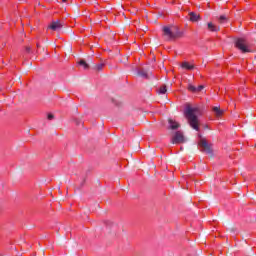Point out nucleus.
<instances>
[{
  "instance_id": "nucleus-25",
  "label": "nucleus",
  "mask_w": 256,
  "mask_h": 256,
  "mask_svg": "<svg viewBox=\"0 0 256 256\" xmlns=\"http://www.w3.org/2000/svg\"><path fill=\"white\" fill-rule=\"evenodd\" d=\"M66 33H73V30H65Z\"/></svg>"
},
{
  "instance_id": "nucleus-9",
  "label": "nucleus",
  "mask_w": 256,
  "mask_h": 256,
  "mask_svg": "<svg viewBox=\"0 0 256 256\" xmlns=\"http://www.w3.org/2000/svg\"><path fill=\"white\" fill-rule=\"evenodd\" d=\"M139 77H142V79H151L153 77V72L149 70H140L138 71Z\"/></svg>"
},
{
  "instance_id": "nucleus-2",
  "label": "nucleus",
  "mask_w": 256,
  "mask_h": 256,
  "mask_svg": "<svg viewBox=\"0 0 256 256\" xmlns=\"http://www.w3.org/2000/svg\"><path fill=\"white\" fill-rule=\"evenodd\" d=\"M205 107L202 104H196L193 107V129L194 131H199V125L201 124V115H203Z\"/></svg>"
},
{
  "instance_id": "nucleus-24",
  "label": "nucleus",
  "mask_w": 256,
  "mask_h": 256,
  "mask_svg": "<svg viewBox=\"0 0 256 256\" xmlns=\"http://www.w3.org/2000/svg\"><path fill=\"white\" fill-rule=\"evenodd\" d=\"M25 49H26V52H27V53H31V47L26 46V48H25Z\"/></svg>"
},
{
  "instance_id": "nucleus-20",
  "label": "nucleus",
  "mask_w": 256,
  "mask_h": 256,
  "mask_svg": "<svg viewBox=\"0 0 256 256\" xmlns=\"http://www.w3.org/2000/svg\"><path fill=\"white\" fill-rule=\"evenodd\" d=\"M141 31H143L144 33H147V31H149V27L143 26Z\"/></svg>"
},
{
  "instance_id": "nucleus-22",
  "label": "nucleus",
  "mask_w": 256,
  "mask_h": 256,
  "mask_svg": "<svg viewBox=\"0 0 256 256\" xmlns=\"http://www.w3.org/2000/svg\"><path fill=\"white\" fill-rule=\"evenodd\" d=\"M189 21H193V12L189 13Z\"/></svg>"
},
{
  "instance_id": "nucleus-17",
  "label": "nucleus",
  "mask_w": 256,
  "mask_h": 256,
  "mask_svg": "<svg viewBox=\"0 0 256 256\" xmlns=\"http://www.w3.org/2000/svg\"><path fill=\"white\" fill-rule=\"evenodd\" d=\"M103 67H105L104 64H93L92 69H94V71H103Z\"/></svg>"
},
{
  "instance_id": "nucleus-11",
  "label": "nucleus",
  "mask_w": 256,
  "mask_h": 256,
  "mask_svg": "<svg viewBox=\"0 0 256 256\" xmlns=\"http://www.w3.org/2000/svg\"><path fill=\"white\" fill-rule=\"evenodd\" d=\"M208 29L209 31H212L213 33H217L219 31H221V29L219 28L218 25H215V23L213 22H209L208 23Z\"/></svg>"
},
{
  "instance_id": "nucleus-12",
  "label": "nucleus",
  "mask_w": 256,
  "mask_h": 256,
  "mask_svg": "<svg viewBox=\"0 0 256 256\" xmlns=\"http://www.w3.org/2000/svg\"><path fill=\"white\" fill-rule=\"evenodd\" d=\"M212 111L216 115V117H221L223 116V113H225V110H221L219 106H214L212 108Z\"/></svg>"
},
{
  "instance_id": "nucleus-27",
  "label": "nucleus",
  "mask_w": 256,
  "mask_h": 256,
  "mask_svg": "<svg viewBox=\"0 0 256 256\" xmlns=\"http://www.w3.org/2000/svg\"><path fill=\"white\" fill-rule=\"evenodd\" d=\"M65 1H67V0H62L63 3H65Z\"/></svg>"
},
{
  "instance_id": "nucleus-3",
  "label": "nucleus",
  "mask_w": 256,
  "mask_h": 256,
  "mask_svg": "<svg viewBox=\"0 0 256 256\" xmlns=\"http://www.w3.org/2000/svg\"><path fill=\"white\" fill-rule=\"evenodd\" d=\"M234 45L237 49L242 51V53H251V50L248 48L249 43L245 38H234Z\"/></svg>"
},
{
  "instance_id": "nucleus-15",
  "label": "nucleus",
  "mask_w": 256,
  "mask_h": 256,
  "mask_svg": "<svg viewBox=\"0 0 256 256\" xmlns=\"http://www.w3.org/2000/svg\"><path fill=\"white\" fill-rule=\"evenodd\" d=\"M181 67L182 69H184L185 71H192L193 70V64L185 61V62H182L181 64Z\"/></svg>"
},
{
  "instance_id": "nucleus-14",
  "label": "nucleus",
  "mask_w": 256,
  "mask_h": 256,
  "mask_svg": "<svg viewBox=\"0 0 256 256\" xmlns=\"http://www.w3.org/2000/svg\"><path fill=\"white\" fill-rule=\"evenodd\" d=\"M90 63L91 62H88L87 63V61H85V60H80L79 62H78V65L80 66V67H83V69L85 70V71H87V70H89L90 69Z\"/></svg>"
},
{
  "instance_id": "nucleus-21",
  "label": "nucleus",
  "mask_w": 256,
  "mask_h": 256,
  "mask_svg": "<svg viewBox=\"0 0 256 256\" xmlns=\"http://www.w3.org/2000/svg\"><path fill=\"white\" fill-rule=\"evenodd\" d=\"M48 119L51 121V119H55V115L53 114H48Z\"/></svg>"
},
{
  "instance_id": "nucleus-4",
  "label": "nucleus",
  "mask_w": 256,
  "mask_h": 256,
  "mask_svg": "<svg viewBox=\"0 0 256 256\" xmlns=\"http://www.w3.org/2000/svg\"><path fill=\"white\" fill-rule=\"evenodd\" d=\"M184 117L188 121L190 127H193V105H191V103L185 104Z\"/></svg>"
},
{
  "instance_id": "nucleus-26",
  "label": "nucleus",
  "mask_w": 256,
  "mask_h": 256,
  "mask_svg": "<svg viewBox=\"0 0 256 256\" xmlns=\"http://www.w3.org/2000/svg\"><path fill=\"white\" fill-rule=\"evenodd\" d=\"M201 250H199L198 252H196V255H201Z\"/></svg>"
},
{
  "instance_id": "nucleus-10",
  "label": "nucleus",
  "mask_w": 256,
  "mask_h": 256,
  "mask_svg": "<svg viewBox=\"0 0 256 256\" xmlns=\"http://www.w3.org/2000/svg\"><path fill=\"white\" fill-rule=\"evenodd\" d=\"M201 93H205V86L204 85H199L197 87H193V95L194 97H199Z\"/></svg>"
},
{
  "instance_id": "nucleus-19",
  "label": "nucleus",
  "mask_w": 256,
  "mask_h": 256,
  "mask_svg": "<svg viewBox=\"0 0 256 256\" xmlns=\"http://www.w3.org/2000/svg\"><path fill=\"white\" fill-rule=\"evenodd\" d=\"M193 21H201V15L197 13H193Z\"/></svg>"
},
{
  "instance_id": "nucleus-8",
  "label": "nucleus",
  "mask_w": 256,
  "mask_h": 256,
  "mask_svg": "<svg viewBox=\"0 0 256 256\" xmlns=\"http://www.w3.org/2000/svg\"><path fill=\"white\" fill-rule=\"evenodd\" d=\"M163 33H179V26L170 25L162 28Z\"/></svg>"
},
{
  "instance_id": "nucleus-6",
  "label": "nucleus",
  "mask_w": 256,
  "mask_h": 256,
  "mask_svg": "<svg viewBox=\"0 0 256 256\" xmlns=\"http://www.w3.org/2000/svg\"><path fill=\"white\" fill-rule=\"evenodd\" d=\"M65 27V23L61 22V20L52 21L50 25H48V29L51 31H61Z\"/></svg>"
},
{
  "instance_id": "nucleus-5",
  "label": "nucleus",
  "mask_w": 256,
  "mask_h": 256,
  "mask_svg": "<svg viewBox=\"0 0 256 256\" xmlns=\"http://www.w3.org/2000/svg\"><path fill=\"white\" fill-rule=\"evenodd\" d=\"M172 145H179V143H185V136L181 131H177L171 140Z\"/></svg>"
},
{
  "instance_id": "nucleus-16",
  "label": "nucleus",
  "mask_w": 256,
  "mask_h": 256,
  "mask_svg": "<svg viewBox=\"0 0 256 256\" xmlns=\"http://www.w3.org/2000/svg\"><path fill=\"white\" fill-rule=\"evenodd\" d=\"M170 129L173 131L179 129L180 125L176 121H173L172 119L169 120Z\"/></svg>"
},
{
  "instance_id": "nucleus-7",
  "label": "nucleus",
  "mask_w": 256,
  "mask_h": 256,
  "mask_svg": "<svg viewBox=\"0 0 256 256\" xmlns=\"http://www.w3.org/2000/svg\"><path fill=\"white\" fill-rule=\"evenodd\" d=\"M182 35L180 33H163L162 39L164 41H177V39H181Z\"/></svg>"
},
{
  "instance_id": "nucleus-23",
  "label": "nucleus",
  "mask_w": 256,
  "mask_h": 256,
  "mask_svg": "<svg viewBox=\"0 0 256 256\" xmlns=\"http://www.w3.org/2000/svg\"><path fill=\"white\" fill-rule=\"evenodd\" d=\"M188 91H193V84L188 85Z\"/></svg>"
},
{
  "instance_id": "nucleus-18",
  "label": "nucleus",
  "mask_w": 256,
  "mask_h": 256,
  "mask_svg": "<svg viewBox=\"0 0 256 256\" xmlns=\"http://www.w3.org/2000/svg\"><path fill=\"white\" fill-rule=\"evenodd\" d=\"M167 93V86H161L158 90V95H165Z\"/></svg>"
},
{
  "instance_id": "nucleus-13",
  "label": "nucleus",
  "mask_w": 256,
  "mask_h": 256,
  "mask_svg": "<svg viewBox=\"0 0 256 256\" xmlns=\"http://www.w3.org/2000/svg\"><path fill=\"white\" fill-rule=\"evenodd\" d=\"M217 21L221 23V25H225L229 23V17L227 15H220L219 17H217Z\"/></svg>"
},
{
  "instance_id": "nucleus-1",
  "label": "nucleus",
  "mask_w": 256,
  "mask_h": 256,
  "mask_svg": "<svg viewBox=\"0 0 256 256\" xmlns=\"http://www.w3.org/2000/svg\"><path fill=\"white\" fill-rule=\"evenodd\" d=\"M201 129H209V125L202 123L200 120L199 130H195L196 133L194 134L196 139H198V146L201 147L203 153H206L209 157H213V149L211 148V145L207 143V140L203 138Z\"/></svg>"
}]
</instances>
